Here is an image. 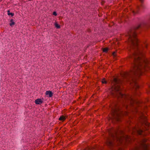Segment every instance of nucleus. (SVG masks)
Instances as JSON below:
<instances>
[{
  "mask_svg": "<svg viewBox=\"0 0 150 150\" xmlns=\"http://www.w3.org/2000/svg\"><path fill=\"white\" fill-rule=\"evenodd\" d=\"M42 102V101L40 99H38L35 100V103L37 104H40Z\"/></svg>",
  "mask_w": 150,
  "mask_h": 150,
  "instance_id": "nucleus-7",
  "label": "nucleus"
},
{
  "mask_svg": "<svg viewBox=\"0 0 150 150\" xmlns=\"http://www.w3.org/2000/svg\"><path fill=\"white\" fill-rule=\"evenodd\" d=\"M45 94L47 95H48L49 97H52L53 95V93L50 91H46Z\"/></svg>",
  "mask_w": 150,
  "mask_h": 150,
  "instance_id": "nucleus-8",
  "label": "nucleus"
},
{
  "mask_svg": "<svg viewBox=\"0 0 150 150\" xmlns=\"http://www.w3.org/2000/svg\"><path fill=\"white\" fill-rule=\"evenodd\" d=\"M142 144L146 150H150V149L148 148L149 145L148 142H146L145 140H144Z\"/></svg>",
  "mask_w": 150,
  "mask_h": 150,
  "instance_id": "nucleus-3",
  "label": "nucleus"
},
{
  "mask_svg": "<svg viewBox=\"0 0 150 150\" xmlns=\"http://www.w3.org/2000/svg\"><path fill=\"white\" fill-rule=\"evenodd\" d=\"M120 82L116 79H114L112 83V87L111 89V93L112 94H114V93H116V94L117 97H120L123 98H126L129 100V106H133L134 107L137 106V103L131 97L129 96L122 94L120 92V89L119 85Z\"/></svg>",
  "mask_w": 150,
  "mask_h": 150,
  "instance_id": "nucleus-2",
  "label": "nucleus"
},
{
  "mask_svg": "<svg viewBox=\"0 0 150 150\" xmlns=\"http://www.w3.org/2000/svg\"><path fill=\"white\" fill-rule=\"evenodd\" d=\"M144 123L146 127H149V126L150 124L149 122L147 121L146 118L145 117H144Z\"/></svg>",
  "mask_w": 150,
  "mask_h": 150,
  "instance_id": "nucleus-6",
  "label": "nucleus"
},
{
  "mask_svg": "<svg viewBox=\"0 0 150 150\" xmlns=\"http://www.w3.org/2000/svg\"><path fill=\"white\" fill-rule=\"evenodd\" d=\"M82 110H81V111H80V112H82Z\"/></svg>",
  "mask_w": 150,
  "mask_h": 150,
  "instance_id": "nucleus-23",
  "label": "nucleus"
},
{
  "mask_svg": "<svg viewBox=\"0 0 150 150\" xmlns=\"http://www.w3.org/2000/svg\"><path fill=\"white\" fill-rule=\"evenodd\" d=\"M10 23H9V25L11 26H12L15 24V23L13 19H11L10 21Z\"/></svg>",
  "mask_w": 150,
  "mask_h": 150,
  "instance_id": "nucleus-9",
  "label": "nucleus"
},
{
  "mask_svg": "<svg viewBox=\"0 0 150 150\" xmlns=\"http://www.w3.org/2000/svg\"><path fill=\"white\" fill-rule=\"evenodd\" d=\"M143 43L144 45V46L145 48H147V45H148V44L146 43V42L145 41L143 42Z\"/></svg>",
  "mask_w": 150,
  "mask_h": 150,
  "instance_id": "nucleus-13",
  "label": "nucleus"
},
{
  "mask_svg": "<svg viewBox=\"0 0 150 150\" xmlns=\"http://www.w3.org/2000/svg\"><path fill=\"white\" fill-rule=\"evenodd\" d=\"M136 87H137V85H136Z\"/></svg>",
  "mask_w": 150,
  "mask_h": 150,
  "instance_id": "nucleus-22",
  "label": "nucleus"
},
{
  "mask_svg": "<svg viewBox=\"0 0 150 150\" xmlns=\"http://www.w3.org/2000/svg\"><path fill=\"white\" fill-rule=\"evenodd\" d=\"M8 15H11V16H13L14 15V13H8Z\"/></svg>",
  "mask_w": 150,
  "mask_h": 150,
  "instance_id": "nucleus-15",
  "label": "nucleus"
},
{
  "mask_svg": "<svg viewBox=\"0 0 150 150\" xmlns=\"http://www.w3.org/2000/svg\"><path fill=\"white\" fill-rule=\"evenodd\" d=\"M103 52H107V51L108 50V48L107 47H106V48H103Z\"/></svg>",
  "mask_w": 150,
  "mask_h": 150,
  "instance_id": "nucleus-12",
  "label": "nucleus"
},
{
  "mask_svg": "<svg viewBox=\"0 0 150 150\" xmlns=\"http://www.w3.org/2000/svg\"><path fill=\"white\" fill-rule=\"evenodd\" d=\"M116 120H118H118H119V119H118V118L117 117L116 118Z\"/></svg>",
  "mask_w": 150,
  "mask_h": 150,
  "instance_id": "nucleus-18",
  "label": "nucleus"
},
{
  "mask_svg": "<svg viewBox=\"0 0 150 150\" xmlns=\"http://www.w3.org/2000/svg\"><path fill=\"white\" fill-rule=\"evenodd\" d=\"M111 108L113 112H117L118 111V108L116 107L115 105H113L111 106Z\"/></svg>",
  "mask_w": 150,
  "mask_h": 150,
  "instance_id": "nucleus-5",
  "label": "nucleus"
},
{
  "mask_svg": "<svg viewBox=\"0 0 150 150\" xmlns=\"http://www.w3.org/2000/svg\"><path fill=\"white\" fill-rule=\"evenodd\" d=\"M129 40L131 42V47L133 50L135 56L134 67L132 73L135 74H140L144 71L149 69L150 61L144 57V53L142 50L138 46V40L137 35L134 30L128 33Z\"/></svg>",
  "mask_w": 150,
  "mask_h": 150,
  "instance_id": "nucleus-1",
  "label": "nucleus"
},
{
  "mask_svg": "<svg viewBox=\"0 0 150 150\" xmlns=\"http://www.w3.org/2000/svg\"><path fill=\"white\" fill-rule=\"evenodd\" d=\"M66 117L65 116H62L59 117V120H60L63 121L65 120Z\"/></svg>",
  "mask_w": 150,
  "mask_h": 150,
  "instance_id": "nucleus-10",
  "label": "nucleus"
},
{
  "mask_svg": "<svg viewBox=\"0 0 150 150\" xmlns=\"http://www.w3.org/2000/svg\"><path fill=\"white\" fill-rule=\"evenodd\" d=\"M53 14L55 16H56L57 15V13H56V12H55V11H54L53 12Z\"/></svg>",
  "mask_w": 150,
  "mask_h": 150,
  "instance_id": "nucleus-16",
  "label": "nucleus"
},
{
  "mask_svg": "<svg viewBox=\"0 0 150 150\" xmlns=\"http://www.w3.org/2000/svg\"><path fill=\"white\" fill-rule=\"evenodd\" d=\"M140 1L141 2H142V0H140Z\"/></svg>",
  "mask_w": 150,
  "mask_h": 150,
  "instance_id": "nucleus-20",
  "label": "nucleus"
},
{
  "mask_svg": "<svg viewBox=\"0 0 150 150\" xmlns=\"http://www.w3.org/2000/svg\"><path fill=\"white\" fill-rule=\"evenodd\" d=\"M133 132H136L138 133L139 134H141L143 132V131L141 129H139V128H134L133 130Z\"/></svg>",
  "mask_w": 150,
  "mask_h": 150,
  "instance_id": "nucleus-4",
  "label": "nucleus"
},
{
  "mask_svg": "<svg viewBox=\"0 0 150 150\" xmlns=\"http://www.w3.org/2000/svg\"><path fill=\"white\" fill-rule=\"evenodd\" d=\"M7 12L8 13H10V11L9 10H8L7 11Z\"/></svg>",
  "mask_w": 150,
  "mask_h": 150,
  "instance_id": "nucleus-19",
  "label": "nucleus"
},
{
  "mask_svg": "<svg viewBox=\"0 0 150 150\" xmlns=\"http://www.w3.org/2000/svg\"><path fill=\"white\" fill-rule=\"evenodd\" d=\"M112 55L114 57L116 56L115 52H114L112 53Z\"/></svg>",
  "mask_w": 150,
  "mask_h": 150,
  "instance_id": "nucleus-17",
  "label": "nucleus"
},
{
  "mask_svg": "<svg viewBox=\"0 0 150 150\" xmlns=\"http://www.w3.org/2000/svg\"><path fill=\"white\" fill-rule=\"evenodd\" d=\"M127 138H129V137H128V136H127Z\"/></svg>",
  "mask_w": 150,
  "mask_h": 150,
  "instance_id": "nucleus-21",
  "label": "nucleus"
},
{
  "mask_svg": "<svg viewBox=\"0 0 150 150\" xmlns=\"http://www.w3.org/2000/svg\"><path fill=\"white\" fill-rule=\"evenodd\" d=\"M54 26H55V27L57 28V29H59V28H60V26L59 25V24H58L57 22H55V23H54Z\"/></svg>",
  "mask_w": 150,
  "mask_h": 150,
  "instance_id": "nucleus-11",
  "label": "nucleus"
},
{
  "mask_svg": "<svg viewBox=\"0 0 150 150\" xmlns=\"http://www.w3.org/2000/svg\"><path fill=\"white\" fill-rule=\"evenodd\" d=\"M101 82L102 83H107V81L105 80V78H103V79Z\"/></svg>",
  "mask_w": 150,
  "mask_h": 150,
  "instance_id": "nucleus-14",
  "label": "nucleus"
}]
</instances>
